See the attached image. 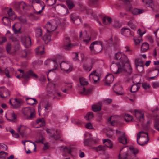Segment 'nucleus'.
Wrapping results in <instances>:
<instances>
[{"mask_svg": "<svg viewBox=\"0 0 159 159\" xmlns=\"http://www.w3.org/2000/svg\"><path fill=\"white\" fill-rule=\"evenodd\" d=\"M23 115L28 120H32L35 117V113L34 108L30 107L23 108L22 109Z\"/></svg>", "mask_w": 159, "mask_h": 159, "instance_id": "423d86ee", "label": "nucleus"}, {"mask_svg": "<svg viewBox=\"0 0 159 159\" xmlns=\"http://www.w3.org/2000/svg\"><path fill=\"white\" fill-rule=\"evenodd\" d=\"M124 148L120 150L119 155V159H130L135 157V154L138 152V149L133 148H130L128 150L123 151Z\"/></svg>", "mask_w": 159, "mask_h": 159, "instance_id": "f03ea898", "label": "nucleus"}, {"mask_svg": "<svg viewBox=\"0 0 159 159\" xmlns=\"http://www.w3.org/2000/svg\"><path fill=\"white\" fill-rule=\"evenodd\" d=\"M100 76V74L97 70H95L91 73L89 77L91 81L94 83H96L99 81Z\"/></svg>", "mask_w": 159, "mask_h": 159, "instance_id": "ddd939ff", "label": "nucleus"}, {"mask_svg": "<svg viewBox=\"0 0 159 159\" xmlns=\"http://www.w3.org/2000/svg\"><path fill=\"white\" fill-rule=\"evenodd\" d=\"M136 63H138L137 62ZM138 64L136 63V69L139 72L141 73L143 71V64L139 65H139Z\"/></svg>", "mask_w": 159, "mask_h": 159, "instance_id": "ea45409f", "label": "nucleus"}, {"mask_svg": "<svg viewBox=\"0 0 159 159\" xmlns=\"http://www.w3.org/2000/svg\"><path fill=\"white\" fill-rule=\"evenodd\" d=\"M142 86V87L145 89H149L150 87L149 84L146 82H144L143 83Z\"/></svg>", "mask_w": 159, "mask_h": 159, "instance_id": "4d7b16f0", "label": "nucleus"}, {"mask_svg": "<svg viewBox=\"0 0 159 159\" xmlns=\"http://www.w3.org/2000/svg\"><path fill=\"white\" fill-rule=\"evenodd\" d=\"M36 123L37 124H39L40 127L44 126L45 125V121L43 118H40L37 120Z\"/></svg>", "mask_w": 159, "mask_h": 159, "instance_id": "e433bc0d", "label": "nucleus"}, {"mask_svg": "<svg viewBox=\"0 0 159 159\" xmlns=\"http://www.w3.org/2000/svg\"><path fill=\"white\" fill-rule=\"evenodd\" d=\"M15 101L13 104V107L15 108H17L20 107V102L16 99H15Z\"/></svg>", "mask_w": 159, "mask_h": 159, "instance_id": "49530a36", "label": "nucleus"}, {"mask_svg": "<svg viewBox=\"0 0 159 159\" xmlns=\"http://www.w3.org/2000/svg\"><path fill=\"white\" fill-rule=\"evenodd\" d=\"M128 25L131 28V29L133 30H135L136 28V26L134 25L130 21L128 22Z\"/></svg>", "mask_w": 159, "mask_h": 159, "instance_id": "774afa93", "label": "nucleus"}, {"mask_svg": "<svg viewBox=\"0 0 159 159\" xmlns=\"http://www.w3.org/2000/svg\"><path fill=\"white\" fill-rule=\"evenodd\" d=\"M121 34L125 36L131 38L134 36L133 33L131 32L129 29L124 28L121 30Z\"/></svg>", "mask_w": 159, "mask_h": 159, "instance_id": "6ab92c4d", "label": "nucleus"}, {"mask_svg": "<svg viewBox=\"0 0 159 159\" xmlns=\"http://www.w3.org/2000/svg\"><path fill=\"white\" fill-rule=\"evenodd\" d=\"M125 52L129 54H131L132 53V50L129 46H126L125 47Z\"/></svg>", "mask_w": 159, "mask_h": 159, "instance_id": "5fc2aeb1", "label": "nucleus"}, {"mask_svg": "<svg viewBox=\"0 0 159 159\" xmlns=\"http://www.w3.org/2000/svg\"><path fill=\"white\" fill-rule=\"evenodd\" d=\"M103 48L102 42L100 41H95L90 45V50L92 53L97 54L100 52Z\"/></svg>", "mask_w": 159, "mask_h": 159, "instance_id": "0eeeda50", "label": "nucleus"}, {"mask_svg": "<svg viewBox=\"0 0 159 159\" xmlns=\"http://www.w3.org/2000/svg\"><path fill=\"white\" fill-rule=\"evenodd\" d=\"M123 2L126 7V10L130 12L133 14L136 15L141 14L144 11L143 10L138 9L136 8H133L130 5V2L132 0H120Z\"/></svg>", "mask_w": 159, "mask_h": 159, "instance_id": "20e7f679", "label": "nucleus"}, {"mask_svg": "<svg viewBox=\"0 0 159 159\" xmlns=\"http://www.w3.org/2000/svg\"><path fill=\"white\" fill-rule=\"evenodd\" d=\"M92 110L95 112H97L100 110L101 107L97 105H93L92 106Z\"/></svg>", "mask_w": 159, "mask_h": 159, "instance_id": "de8ad7c7", "label": "nucleus"}, {"mask_svg": "<svg viewBox=\"0 0 159 159\" xmlns=\"http://www.w3.org/2000/svg\"><path fill=\"white\" fill-rule=\"evenodd\" d=\"M73 65L70 62L64 61L60 63L61 70L64 73H68L72 71L73 68Z\"/></svg>", "mask_w": 159, "mask_h": 159, "instance_id": "6e6552de", "label": "nucleus"}, {"mask_svg": "<svg viewBox=\"0 0 159 159\" xmlns=\"http://www.w3.org/2000/svg\"><path fill=\"white\" fill-rule=\"evenodd\" d=\"M42 38L46 44L48 43L51 40L50 36L47 34H45Z\"/></svg>", "mask_w": 159, "mask_h": 159, "instance_id": "4c0bfd02", "label": "nucleus"}, {"mask_svg": "<svg viewBox=\"0 0 159 159\" xmlns=\"http://www.w3.org/2000/svg\"><path fill=\"white\" fill-rule=\"evenodd\" d=\"M35 52L36 54L41 55L44 53V47L43 46H40L36 48L35 49Z\"/></svg>", "mask_w": 159, "mask_h": 159, "instance_id": "cd10ccee", "label": "nucleus"}, {"mask_svg": "<svg viewBox=\"0 0 159 159\" xmlns=\"http://www.w3.org/2000/svg\"><path fill=\"white\" fill-rule=\"evenodd\" d=\"M119 117L118 116H112L110 117L108 120V122L112 126H116L121 125L118 120Z\"/></svg>", "mask_w": 159, "mask_h": 159, "instance_id": "4468645a", "label": "nucleus"}, {"mask_svg": "<svg viewBox=\"0 0 159 159\" xmlns=\"http://www.w3.org/2000/svg\"><path fill=\"white\" fill-rule=\"evenodd\" d=\"M143 3L146 5H150L152 2V0H142Z\"/></svg>", "mask_w": 159, "mask_h": 159, "instance_id": "6e6d98bb", "label": "nucleus"}, {"mask_svg": "<svg viewBox=\"0 0 159 159\" xmlns=\"http://www.w3.org/2000/svg\"><path fill=\"white\" fill-rule=\"evenodd\" d=\"M116 88H118L119 90H120L122 88V87L120 85H117L116 84H115L114 85L113 87L112 88L113 91L115 92V93L117 95H121L122 94V93L120 91L119 92L117 91L118 90Z\"/></svg>", "mask_w": 159, "mask_h": 159, "instance_id": "473e14b6", "label": "nucleus"}, {"mask_svg": "<svg viewBox=\"0 0 159 159\" xmlns=\"http://www.w3.org/2000/svg\"><path fill=\"white\" fill-rule=\"evenodd\" d=\"M8 90L4 87L0 88V97L2 98H6L9 96Z\"/></svg>", "mask_w": 159, "mask_h": 159, "instance_id": "a211bd4d", "label": "nucleus"}, {"mask_svg": "<svg viewBox=\"0 0 159 159\" xmlns=\"http://www.w3.org/2000/svg\"><path fill=\"white\" fill-rule=\"evenodd\" d=\"M102 22L104 25H108L112 22L111 18L109 17L105 16L102 18Z\"/></svg>", "mask_w": 159, "mask_h": 159, "instance_id": "c85d7f7f", "label": "nucleus"}, {"mask_svg": "<svg viewBox=\"0 0 159 159\" xmlns=\"http://www.w3.org/2000/svg\"><path fill=\"white\" fill-rule=\"evenodd\" d=\"M147 38L148 40L151 43H152L154 42V41L152 37L150 35L147 36Z\"/></svg>", "mask_w": 159, "mask_h": 159, "instance_id": "69168bd1", "label": "nucleus"}, {"mask_svg": "<svg viewBox=\"0 0 159 159\" xmlns=\"http://www.w3.org/2000/svg\"><path fill=\"white\" fill-rule=\"evenodd\" d=\"M27 129V128L24 125H21L18 127L17 129L20 134L22 137H24L26 132V130Z\"/></svg>", "mask_w": 159, "mask_h": 159, "instance_id": "4be33fe9", "label": "nucleus"}, {"mask_svg": "<svg viewBox=\"0 0 159 159\" xmlns=\"http://www.w3.org/2000/svg\"><path fill=\"white\" fill-rule=\"evenodd\" d=\"M18 70L21 73H22L21 76L25 80L28 79L30 77H32L35 78L36 79L38 78V75L34 73L33 71L30 70L24 73L23 70L21 69H18Z\"/></svg>", "mask_w": 159, "mask_h": 159, "instance_id": "9d476101", "label": "nucleus"}, {"mask_svg": "<svg viewBox=\"0 0 159 159\" xmlns=\"http://www.w3.org/2000/svg\"><path fill=\"white\" fill-rule=\"evenodd\" d=\"M3 24L5 25H8L10 22L9 19L6 17H4L2 19Z\"/></svg>", "mask_w": 159, "mask_h": 159, "instance_id": "a18cd8bd", "label": "nucleus"}, {"mask_svg": "<svg viewBox=\"0 0 159 159\" xmlns=\"http://www.w3.org/2000/svg\"><path fill=\"white\" fill-rule=\"evenodd\" d=\"M72 45L70 43V40L69 38H67L65 39L63 45L64 48L66 50L69 49L71 47Z\"/></svg>", "mask_w": 159, "mask_h": 159, "instance_id": "b1692460", "label": "nucleus"}, {"mask_svg": "<svg viewBox=\"0 0 159 159\" xmlns=\"http://www.w3.org/2000/svg\"><path fill=\"white\" fill-rule=\"evenodd\" d=\"M53 99L55 100H59L60 97L61 96V94L58 92H55L54 93Z\"/></svg>", "mask_w": 159, "mask_h": 159, "instance_id": "09e8293b", "label": "nucleus"}, {"mask_svg": "<svg viewBox=\"0 0 159 159\" xmlns=\"http://www.w3.org/2000/svg\"><path fill=\"white\" fill-rule=\"evenodd\" d=\"M44 110L46 112H48L52 108V105L51 103L48 102H46L44 106Z\"/></svg>", "mask_w": 159, "mask_h": 159, "instance_id": "c756f323", "label": "nucleus"}, {"mask_svg": "<svg viewBox=\"0 0 159 159\" xmlns=\"http://www.w3.org/2000/svg\"><path fill=\"white\" fill-rule=\"evenodd\" d=\"M119 141L123 144H126L127 143V137L124 133H122V135L118 138Z\"/></svg>", "mask_w": 159, "mask_h": 159, "instance_id": "5701e85b", "label": "nucleus"}, {"mask_svg": "<svg viewBox=\"0 0 159 159\" xmlns=\"http://www.w3.org/2000/svg\"><path fill=\"white\" fill-rule=\"evenodd\" d=\"M85 127L86 128L89 129H94L93 127L92 124L91 123L89 122L88 123L86 124Z\"/></svg>", "mask_w": 159, "mask_h": 159, "instance_id": "e2e57ef3", "label": "nucleus"}, {"mask_svg": "<svg viewBox=\"0 0 159 159\" xmlns=\"http://www.w3.org/2000/svg\"><path fill=\"white\" fill-rule=\"evenodd\" d=\"M139 84H133L130 89V91L132 93L137 92L139 88Z\"/></svg>", "mask_w": 159, "mask_h": 159, "instance_id": "c9c22d12", "label": "nucleus"}, {"mask_svg": "<svg viewBox=\"0 0 159 159\" xmlns=\"http://www.w3.org/2000/svg\"><path fill=\"white\" fill-rule=\"evenodd\" d=\"M15 24L12 26V29L13 30L14 33L15 34H17V33H19V32H20V31L21 30V27L19 28V29H18V30H17L15 28Z\"/></svg>", "mask_w": 159, "mask_h": 159, "instance_id": "052dcab7", "label": "nucleus"}, {"mask_svg": "<svg viewBox=\"0 0 159 159\" xmlns=\"http://www.w3.org/2000/svg\"><path fill=\"white\" fill-rule=\"evenodd\" d=\"M115 58L116 60H120V62H112L110 68L114 74H119L125 72H127L129 74H131L132 70L129 60L126 55L119 52L115 54Z\"/></svg>", "mask_w": 159, "mask_h": 159, "instance_id": "f257e3e1", "label": "nucleus"}, {"mask_svg": "<svg viewBox=\"0 0 159 159\" xmlns=\"http://www.w3.org/2000/svg\"><path fill=\"white\" fill-rule=\"evenodd\" d=\"M3 73H4L8 78L11 77L10 75L9 74L10 73V71L8 68H6L3 70L0 68V74H2Z\"/></svg>", "mask_w": 159, "mask_h": 159, "instance_id": "2f4dec72", "label": "nucleus"}, {"mask_svg": "<svg viewBox=\"0 0 159 159\" xmlns=\"http://www.w3.org/2000/svg\"><path fill=\"white\" fill-rule=\"evenodd\" d=\"M56 61L57 60L56 59L54 60L53 61H52L50 59H48L45 61L44 64L46 65H51L54 64L55 66L54 68L49 70L48 73L51 71H53L57 67L58 65Z\"/></svg>", "mask_w": 159, "mask_h": 159, "instance_id": "412c9836", "label": "nucleus"}, {"mask_svg": "<svg viewBox=\"0 0 159 159\" xmlns=\"http://www.w3.org/2000/svg\"><path fill=\"white\" fill-rule=\"evenodd\" d=\"M156 37V41L157 43V45L159 46V28L153 31Z\"/></svg>", "mask_w": 159, "mask_h": 159, "instance_id": "f704fd0d", "label": "nucleus"}, {"mask_svg": "<svg viewBox=\"0 0 159 159\" xmlns=\"http://www.w3.org/2000/svg\"><path fill=\"white\" fill-rule=\"evenodd\" d=\"M134 42L136 45H138L140 43L143 41L141 37H139L137 38H134Z\"/></svg>", "mask_w": 159, "mask_h": 159, "instance_id": "a19ab883", "label": "nucleus"}, {"mask_svg": "<svg viewBox=\"0 0 159 159\" xmlns=\"http://www.w3.org/2000/svg\"><path fill=\"white\" fill-rule=\"evenodd\" d=\"M93 117V114L92 112H90L87 113L85 116V118L87 120L89 121Z\"/></svg>", "mask_w": 159, "mask_h": 159, "instance_id": "c03bdc74", "label": "nucleus"}, {"mask_svg": "<svg viewBox=\"0 0 159 159\" xmlns=\"http://www.w3.org/2000/svg\"><path fill=\"white\" fill-rule=\"evenodd\" d=\"M10 118H7V116L6 117L7 120L10 121L12 122H15L16 121L17 117V116L16 115L15 113L13 111H12L11 112L10 114Z\"/></svg>", "mask_w": 159, "mask_h": 159, "instance_id": "bb28decb", "label": "nucleus"}, {"mask_svg": "<svg viewBox=\"0 0 159 159\" xmlns=\"http://www.w3.org/2000/svg\"><path fill=\"white\" fill-rule=\"evenodd\" d=\"M46 131L51 138H53L55 140H57L61 137V134L59 131L54 129H46Z\"/></svg>", "mask_w": 159, "mask_h": 159, "instance_id": "9b49d317", "label": "nucleus"}, {"mask_svg": "<svg viewBox=\"0 0 159 159\" xmlns=\"http://www.w3.org/2000/svg\"><path fill=\"white\" fill-rule=\"evenodd\" d=\"M92 66H88L86 64H84L83 66V68L87 71H89L91 69Z\"/></svg>", "mask_w": 159, "mask_h": 159, "instance_id": "13d9d810", "label": "nucleus"}, {"mask_svg": "<svg viewBox=\"0 0 159 159\" xmlns=\"http://www.w3.org/2000/svg\"><path fill=\"white\" fill-rule=\"evenodd\" d=\"M66 3L68 8L70 9L72 8L74 6V5L72 2L70 0H66Z\"/></svg>", "mask_w": 159, "mask_h": 159, "instance_id": "8fccbe9b", "label": "nucleus"}, {"mask_svg": "<svg viewBox=\"0 0 159 159\" xmlns=\"http://www.w3.org/2000/svg\"><path fill=\"white\" fill-rule=\"evenodd\" d=\"M22 44L26 48H28L31 45V41L30 37L28 36H24L21 38Z\"/></svg>", "mask_w": 159, "mask_h": 159, "instance_id": "dca6fc26", "label": "nucleus"}, {"mask_svg": "<svg viewBox=\"0 0 159 159\" xmlns=\"http://www.w3.org/2000/svg\"><path fill=\"white\" fill-rule=\"evenodd\" d=\"M5 154L7 155V153L4 151H1L0 152V158H4L5 157Z\"/></svg>", "mask_w": 159, "mask_h": 159, "instance_id": "338daca9", "label": "nucleus"}, {"mask_svg": "<svg viewBox=\"0 0 159 159\" xmlns=\"http://www.w3.org/2000/svg\"><path fill=\"white\" fill-rule=\"evenodd\" d=\"M148 140V135L147 133L140 131L137 135V141L138 144L143 145L147 143Z\"/></svg>", "mask_w": 159, "mask_h": 159, "instance_id": "39448f33", "label": "nucleus"}, {"mask_svg": "<svg viewBox=\"0 0 159 159\" xmlns=\"http://www.w3.org/2000/svg\"><path fill=\"white\" fill-rule=\"evenodd\" d=\"M107 42L108 44H109L114 45L116 43L112 37Z\"/></svg>", "mask_w": 159, "mask_h": 159, "instance_id": "bf43d9fd", "label": "nucleus"}, {"mask_svg": "<svg viewBox=\"0 0 159 159\" xmlns=\"http://www.w3.org/2000/svg\"><path fill=\"white\" fill-rule=\"evenodd\" d=\"M81 86L79 87V93L83 95H88L90 94L92 91V89H86L84 86L88 84V82L86 80L85 78L83 77L80 78V79Z\"/></svg>", "mask_w": 159, "mask_h": 159, "instance_id": "7ed1b4c3", "label": "nucleus"}, {"mask_svg": "<svg viewBox=\"0 0 159 159\" xmlns=\"http://www.w3.org/2000/svg\"><path fill=\"white\" fill-rule=\"evenodd\" d=\"M79 16L75 13L71 14L70 16L71 20L74 23L75 21L79 18Z\"/></svg>", "mask_w": 159, "mask_h": 159, "instance_id": "79ce46f5", "label": "nucleus"}, {"mask_svg": "<svg viewBox=\"0 0 159 159\" xmlns=\"http://www.w3.org/2000/svg\"><path fill=\"white\" fill-rule=\"evenodd\" d=\"M26 101L27 104L30 105H33L38 102L37 100L34 98H26Z\"/></svg>", "mask_w": 159, "mask_h": 159, "instance_id": "7c9ffc66", "label": "nucleus"}, {"mask_svg": "<svg viewBox=\"0 0 159 159\" xmlns=\"http://www.w3.org/2000/svg\"><path fill=\"white\" fill-rule=\"evenodd\" d=\"M80 38L81 39L82 38L83 39L82 43L85 45L89 43L91 39V37L87 35V32L85 30L80 32Z\"/></svg>", "mask_w": 159, "mask_h": 159, "instance_id": "f8f14e48", "label": "nucleus"}, {"mask_svg": "<svg viewBox=\"0 0 159 159\" xmlns=\"http://www.w3.org/2000/svg\"><path fill=\"white\" fill-rule=\"evenodd\" d=\"M32 4H34L35 3H39L41 6L45 5L44 3L40 0H32Z\"/></svg>", "mask_w": 159, "mask_h": 159, "instance_id": "603ef678", "label": "nucleus"}, {"mask_svg": "<svg viewBox=\"0 0 159 159\" xmlns=\"http://www.w3.org/2000/svg\"><path fill=\"white\" fill-rule=\"evenodd\" d=\"M104 147L102 146H99L97 147L94 148L97 151H100L101 150H104Z\"/></svg>", "mask_w": 159, "mask_h": 159, "instance_id": "680f3d73", "label": "nucleus"}, {"mask_svg": "<svg viewBox=\"0 0 159 159\" xmlns=\"http://www.w3.org/2000/svg\"><path fill=\"white\" fill-rule=\"evenodd\" d=\"M74 57L73 58V60L75 61H78L80 60L78 58V54L77 53L75 52L74 54Z\"/></svg>", "mask_w": 159, "mask_h": 159, "instance_id": "0e129e2a", "label": "nucleus"}, {"mask_svg": "<svg viewBox=\"0 0 159 159\" xmlns=\"http://www.w3.org/2000/svg\"><path fill=\"white\" fill-rule=\"evenodd\" d=\"M103 144L105 145L110 148H111L113 146V145L111 141L108 139H103Z\"/></svg>", "mask_w": 159, "mask_h": 159, "instance_id": "a878e982", "label": "nucleus"}, {"mask_svg": "<svg viewBox=\"0 0 159 159\" xmlns=\"http://www.w3.org/2000/svg\"><path fill=\"white\" fill-rule=\"evenodd\" d=\"M114 80V76L111 74L107 75L105 77V84L107 86H109Z\"/></svg>", "mask_w": 159, "mask_h": 159, "instance_id": "aec40b11", "label": "nucleus"}, {"mask_svg": "<svg viewBox=\"0 0 159 159\" xmlns=\"http://www.w3.org/2000/svg\"><path fill=\"white\" fill-rule=\"evenodd\" d=\"M149 48V45L146 42H144L142 44L140 50L141 52H146Z\"/></svg>", "mask_w": 159, "mask_h": 159, "instance_id": "393cba45", "label": "nucleus"}, {"mask_svg": "<svg viewBox=\"0 0 159 159\" xmlns=\"http://www.w3.org/2000/svg\"><path fill=\"white\" fill-rule=\"evenodd\" d=\"M7 13L10 18L12 20H14L16 18V15L13 13L12 9L10 8L7 11Z\"/></svg>", "mask_w": 159, "mask_h": 159, "instance_id": "72a5a7b5", "label": "nucleus"}, {"mask_svg": "<svg viewBox=\"0 0 159 159\" xmlns=\"http://www.w3.org/2000/svg\"><path fill=\"white\" fill-rule=\"evenodd\" d=\"M125 120L126 122L131 121L133 119V117L128 114H125L124 116Z\"/></svg>", "mask_w": 159, "mask_h": 159, "instance_id": "37998d69", "label": "nucleus"}, {"mask_svg": "<svg viewBox=\"0 0 159 159\" xmlns=\"http://www.w3.org/2000/svg\"><path fill=\"white\" fill-rule=\"evenodd\" d=\"M99 141V139L98 138L94 139H86L84 140L83 143L85 146L92 147L96 144Z\"/></svg>", "mask_w": 159, "mask_h": 159, "instance_id": "f3484780", "label": "nucleus"}, {"mask_svg": "<svg viewBox=\"0 0 159 159\" xmlns=\"http://www.w3.org/2000/svg\"><path fill=\"white\" fill-rule=\"evenodd\" d=\"M113 25L116 28H120L121 26V24L119 21L117 20H114Z\"/></svg>", "mask_w": 159, "mask_h": 159, "instance_id": "864d4df0", "label": "nucleus"}, {"mask_svg": "<svg viewBox=\"0 0 159 159\" xmlns=\"http://www.w3.org/2000/svg\"><path fill=\"white\" fill-rule=\"evenodd\" d=\"M144 112L142 110H135V115L137 120L141 122H143L144 120Z\"/></svg>", "mask_w": 159, "mask_h": 159, "instance_id": "2eb2a0df", "label": "nucleus"}, {"mask_svg": "<svg viewBox=\"0 0 159 159\" xmlns=\"http://www.w3.org/2000/svg\"><path fill=\"white\" fill-rule=\"evenodd\" d=\"M57 21L53 19L48 21L46 26L47 30L48 32H52L55 30L57 27Z\"/></svg>", "mask_w": 159, "mask_h": 159, "instance_id": "1a4fd4ad", "label": "nucleus"}, {"mask_svg": "<svg viewBox=\"0 0 159 159\" xmlns=\"http://www.w3.org/2000/svg\"><path fill=\"white\" fill-rule=\"evenodd\" d=\"M35 35L37 37H39L42 36V31L41 29L38 28L35 29Z\"/></svg>", "mask_w": 159, "mask_h": 159, "instance_id": "58836bf2", "label": "nucleus"}, {"mask_svg": "<svg viewBox=\"0 0 159 159\" xmlns=\"http://www.w3.org/2000/svg\"><path fill=\"white\" fill-rule=\"evenodd\" d=\"M27 6L26 4L23 2H20L18 4V7L20 9H24Z\"/></svg>", "mask_w": 159, "mask_h": 159, "instance_id": "3c124183", "label": "nucleus"}]
</instances>
